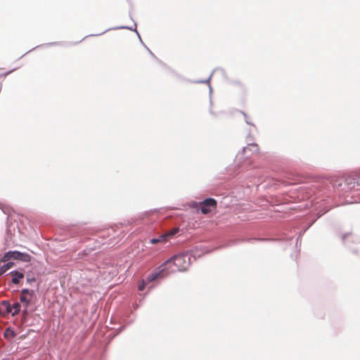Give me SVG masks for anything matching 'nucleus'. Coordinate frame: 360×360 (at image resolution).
<instances>
[{
  "label": "nucleus",
  "mask_w": 360,
  "mask_h": 360,
  "mask_svg": "<svg viewBox=\"0 0 360 360\" xmlns=\"http://www.w3.org/2000/svg\"><path fill=\"white\" fill-rule=\"evenodd\" d=\"M316 197L311 200L314 207V214L316 217L312 219L309 224L300 233L296 239L297 245L302 235L316 221V220L326 213L332 207L330 205L329 198L333 193L338 196H348V193L352 191H358L356 188V181L352 176L332 177L319 182L315 187Z\"/></svg>",
  "instance_id": "nucleus-1"
},
{
  "label": "nucleus",
  "mask_w": 360,
  "mask_h": 360,
  "mask_svg": "<svg viewBox=\"0 0 360 360\" xmlns=\"http://www.w3.org/2000/svg\"><path fill=\"white\" fill-rule=\"evenodd\" d=\"M191 255L188 253H180L175 255L167 259L161 264L158 271L149 274L147 276L148 281H153L159 278H164L170 273L174 272L176 270L172 268V265L177 268V271H186L191 265Z\"/></svg>",
  "instance_id": "nucleus-2"
},
{
  "label": "nucleus",
  "mask_w": 360,
  "mask_h": 360,
  "mask_svg": "<svg viewBox=\"0 0 360 360\" xmlns=\"http://www.w3.org/2000/svg\"><path fill=\"white\" fill-rule=\"evenodd\" d=\"M259 146L256 143H248L243 150L236 155L235 162L238 167H243V163L254 153H257Z\"/></svg>",
  "instance_id": "nucleus-3"
},
{
  "label": "nucleus",
  "mask_w": 360,
  "mask_h": 360,
  "mask_svg": "<svg viewBox=\"0 0 360 360\" xmlns=\"http://www.w3.org/2000/svg\"><path fill=\"white\" fill-rule=\"evenodd\" d=\"M11 259H17L24 262H28L31 259V256L27 253L21 252L20 251L10 250L4 255L3 257L0 259V262H6Z\"/></svg>",
  "instance_id": "nucleus-4"
},
{
  "label": "nucleus",
  "mask_w": 360,
  "mask_h": 360,
  "mask_svg": "<svg viewBox=\"0 0 360 360\" xmlns=\"http://www.w3.org/2000/svg\"><path fill=\"white\" fill-rule=\"evenodd\" d=\"M342 240L354 252H356L358 250L360 251V236L347 233L342 236Z\"/></svg>",
  "instance_id": "nucleus-5"
},
{
  "label": "nucleus",
  "mask_w": 360,
  "mask_h": 360,
  "mask_svg": "<svg viewBox=\"0 0 360 360\" xmlns=\"http://www.w3.org/2000/svg\"><path fill=\"white\" fill-rule=\"evenodd\" d=\"M200 211L202 214L210 213L212 210L217 207V200L212 198H207L199 202Z\"/></svg>",
  "instance_id": "nucleus-6"
},
{
  "label": "nucleus",
  "mask_w": 360,
  "mask_h": 360,
  "mask_svg": "<svg viewBox=\"0 0 360 360\" xmlns=\"http://www.w3.org/2000/svg\"><path fill=\"white\" fill-rule=\"evenodd\" d=\"M119 29H127V30H134L136 32V34H138V37L140 39V41L144 45V46L146 47V49L148 50V51L149 52V53L150 54V56L155 58L156 60H158L160 63H162V62L160 60H158V58L155 56V54L143 43L142 40H141V38L139 34V32H137L136 30V25L135 24V27L134 28H132L131 27H129V26H119V27H113V28H109V29H107L105 30V31L102 32L101 33H99V34H91V35H89V36H100L101 34H105V32H107L109 30H119ZM86 37H88V36H86ZM86 37L84 38L85 39Z\"/></svg>",
  "instance_id": "nucleus-7"
},
{
  "label": "nucleus",
  "mask_w": 360,
  "mask_h": 360,
  "mask_svg": "<svg viewBox=\"0 0 360 360\" xmlns=\"http://www.w3.org/2000/svg\"><path fill=\"white\" fill-rule=\"evenodd\" d=\"M210 252L211 250L208 248L203 245H199L195 247L193 250H191L190 255L191 257H193L195 259H196L197 258L200 257L205 253H208Z\"/></svg>",
  "instance_id": "nucleus-8"
},
{
  "label": "nucleus",
  "mask_w": 360,
  "mask_h": 360,
  "mask_svg": "<svg viewBox=\"0 0 360 360\" xmlns=\"http://www.w3.org/2000/svg\"><path fill=\"white\" fill-rule=\"evenodd\" d=\"M12 306L8 300H3L0 302V315L6 316L11 314Z\"/></svg>",
  "instance_id": "nucleus-9"
},
{
  "label": "nucleus",
  "mask_w": 360,
  "mask_h": 360,
  "mask_svg": "<svg viewBox=\"0 0 360 360\" xmlns=\"http://www.w3.org/2000/svg\"><path fill=\"white\" fill-rule=\"evenodd\" d=\"M217 71H220L221 73H224V71L223 69H221V68H216L214 69L212 72L211 73V75H210V77L207 79H205V80H198V81H196L195 82V83H199V84H209V89H210V96H211V94H212V86H210V82L211 80V78L213 75V74L217 72ZM210 104L212 105V99L210 98Z\"/></svg>",
  "instance_id": "nucleus-10"
},
{
  "label": "nucleus",
  "mask_w": 360,
  "mask_h": 360,
  "mask_svg": "<svg viewBox=\"0 0 360 360\" xmlns=\"http://www.w3.org/2000/svg\"><path fill=\"white\" fill-rule=\"evenodd\" d=\"M8 274L12 276L11 281L13 284H18L20 280L24 278V274L17 270H13Z\"/></svg>",
  "instance_id": "nucleus-11"
},
{
  "label": "nucleus",
  "mask_w": 360,
  "mask_h": 360,
  "mask_svg": "<svg viewBox=\"0 0 360 360\" xmlns=\"http://www.w3.org/2000/svg\"><path fill=\"white\" fill-rule=\"evenodd\" d=\"M167 240V235L166 234H161L158 238H153L150 240V243L151 244H157L159 243H165Z\"/></svg>",
  "instance_id": "nucleus-12"
},
{
  "label": "nucleus",
  "mask_w": 360,
  "mask_h": 360,
  "mask_svg": "<svg viewBox=\"0 0 360 360\" xmlns=\"http://www.w3.org/2000/svg\"><path fill=\"white\" fill-rule=\"evenodd\" d=\"M4 335L7 339H13L16 335L15 331L11 328H6L4 330Z\"/></svg>",
  "instance_id": "nucleus-13"
},
{
  "label": "nucleus",
  "mask_w": 360,
  "mask_h": 360,
  "mask_svg": "<svg viewBox=\"0 0 360 360\" xmlns=\"http://www.w3.org/2000/svg\"><path fill=\"white\" fill-rule=\"evenodd\" d=\"M13 265H14L13 262H8L7 263H6L3 266H1L0 267V276L1 275H3L6 271H7L8 269H10Z\"/></svg>",
  "instance_id": "nucleus-14"
},
{
  "label": "nucleus",
  "mask_w": 360,
  "mask_h": 360,
  "mask_svg": "<svg viewBox=\"0 0 360 360\" xmlns=\"http://www.w3.org/2000/svg\"><path fill=\"white\" fill-rule=\"evenodd\" d=\"M12 306V309H13V311H11V315L13 316H16L18 314L21 310V304L19 302H15Z\"/></svg>",
  "instance_id": "nucleus-15"
},
{
  "label": "nucleus",
  "mask_w": 360,
  "mask_h": 360,
  "mask_svg": "<svg viewBox=\"0 0 360 360\" xmlns=\"http://www.w3.org/2000/svg\"><path fill=\"white\" fill-rule=\"evenodd\" d=\"M21 295H29L31 297L35 295V291L34 290H30L28 288H23L21 290Z\"/></svg>",
  "instance_id": "nucleus-16"
},
{
  "label": "nucleus",
  "mask_w": 360,
  "mask_h": 360,
  "mask_svg": "<svg viewBox=\"0 0 360 360\" xmlns=\"http://www.w3.org/2000/svg\"><path fill=\"white\" fill-rule=\"evenodd\" d=\"M20 301L23 303L25 306H26V308H27L31 303V300L28 299L25 295H21L20 297Z\"/></svg>",
  "instance_id": "nucleus-17"
},
{
  "label": "nucleus",
  "mask_w": 360,
  "mask_h": 360,
  "mask_svg": "<svg viewBox=\"0 0 360 360\" xmlns=\"http://www.w3.org/2000/svg\"><path fill=\"white\" fill-rule=\"evenodd\" d=\"M179 228H174V229L165 233L164 234L167 235V239L169 237H173L175 234H176L179 232Z\"/></svg>",
  "instance_id": "nucleus-18"
},
{
  "label": "nucleus",
  "mask_w": 360,
  "mask_h": 360,
  "mask_svg": "<svg viewBox=\"0 0 360 360\" xmlns=\"http://www.w3.org/2000/svg\"><path fill=\"white\" fill-rule=\"evenodd\" d=\"M155 212H156V210L145 212L144 213H143L141 214V218L142 219L149 218Z\"/></svg>",
  "instance_id": "nucleus-19"
},
{
  "label": "nucleus",
  "mask_w": 360,
  "mask_h": 360,
  "mask_svg": "<svg viewBox=\"0 0 360 360\" xmlns=\"http://www.w3.org/2000/svg\"><path fill=\"white\" fill-rule=\"evenodd\" d=\"M150 281H148L147 279L146 281H143L141 284L139 285V290H143L145 288V285L146 283H150Z\"/></svg>",
  "instance_id": "nucleus-20"
},
{
  "label": "nucleus",
  "mask_w": 360,
  "mask_h": 360,
  "mask_svg": "<svg viewBox=\"0 0 360 360\" xmlns=\"http://www.w3.org/2000/svg\"><path fill=\"white\" fill-rule=\"evenodd\" d=\"M240 112L243 115V116H244V117H245V122L248 124H250V125L254 126V124H253L250 121V120H249V118H248V115H246V113H245V112H243V111H241Z\"/></svg>",
  "instance_id": "nucleus-21"
},
{
  "label": "nucleus",
  "mask_w": 360,
  "mask_h": 360,
  "mask_svg": "<svg viewBox=\"0 0 360 360\" xmlns=\"http://www.w3.org/2000/svg\"><path fill=\"white\" fill-rule=\"evenodd\" d=\"M354 178L356 179V188L358 189V191H359L360 190V174L356 176V177H354Z\"/></svg>",
  "instance_id": "nucleus-22"
},
{
  "label": "nucleus",
  "mask_w": 360,
  "mask_h": 360,
  "mask_svg": "<svg viewBox=\"0 0 360 360\" xmlns=\"http://www.w3.org/2000/svg\"><path fill=\"white\" fill-rule=\"evenodd\" d=\"M34 281H35V278L34 277H32V278L27 277V283H31V282H34Z\"/></svg>",
  "instance_id": "nucleus-23"
},
{
  "label": "nucleus",
  "mask_w": 360,
  "mask_h": 360,
  "mask_svg": "<svg viewBox=\"0 0 360 360\" xmlns=\"http://www.w3.org/2000/svg\"><path fill=\"white\" fill-rule=\"evenodd\" d=\"M14 70H15V69H13V70H11V71H8V72H4V73H3V74H0V77H1V76H6V75H8V74H10L12 71H13Z\"/></svg>",
  "instance_id": "nucleus-24"
},
{
  "label": "nucleus",
  "mask_w": 360,
  "mask_h": 360,
  "mask_svg": "<svg viewBox=\"0 0 360 360\" xmlns=\"http://www.w3.org/2000/svg\"><path fill=\"white\" fill-rule=\"evenodd\" d=\"M22 313L26 315L27 314V308L25 306V309L22 310Z\"/></svg>",
  "instance_id": "nucleus-25"
},
{
  "label": "nucleus",
  "mask_w": 360,
  "mask_h": 360,
  "mask_svg": "<svg viewBox=\"0 0 360 360\" xmlns=\"http://www.w3.org/2000/svg\"><path fill=\"white\" fill-rule=\"evenodd\" d=\"M256 240H269V239L262 238V239H255Z\"/></svg>",
  "instance_id": "nucleus-26"
},
{
  "label": "nucleus",
  "mask_w": 360,
  "mask_h": 360,
  "mask_svg": "<svg viewBox=\"0 0 360 360\" xmlns=\"http://www.w3.org/2000/svg\"><path fill=\"white\" fill-rule=\"evenodd\" d=\"M53 44H57V43L56 42H53V43L49 44V45H53Z\"/></svg>",
  "instance_id": "nucleus-27"
}]
</instances>
